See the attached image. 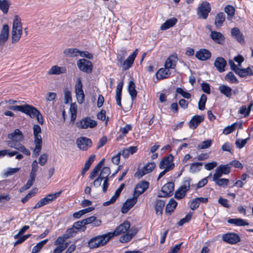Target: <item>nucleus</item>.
<instances>
[{"mask_svg": "<svg viewBox=\"0 0 253 253\" xmlns=\"http://www.w3.org/2000/svg\"><path fill=\"white\" fill-rule=\"evenodd\" d=\"M34 143L35 148L34 149L33 155L37 157L39 155L42 149V140L41 136H36L35 137Z\"/></svg>", "mask_w": 253, "mask_h": 253, "instance_id": "nucleus-30", "label": "nucleus"}, {"mask_svg": "<svg viewBox=\"0 0 253 253\" xmlns=\"http://www.w3.org/2000/svg\"><path fill=\"white\" fill-rule=\"evenodd\" d=\"M212 144V140L209 139L206 141H203L201 144H199L197 148L199 150L205 149L211 147Z\"/></svg>", "mask_w": 253, "mask_h": 253, "instance_id": "nucleus-52", "label": "nucleus"}, {"mask_svg": "<svg viewBox=\"0 0 253 253\" xmlns=\"http://www.w3.org/2000/svg\"><path fill=\"white\" fill-rule=\"evenodd\" d=\"M201 87L202 90L207 93V94H210L211 93V88L210 84L206 83H203L201 84Z\"/></svg>", "mask_w": 253, "mask_h": 253, "instance_id": "nucleus-64", "label": "nucleus"}, {"mask_svg": "<svg viewBox=\"0 0 253 253\" xmlns=\"http://www.w3.org/2000/svg\"><path fill=\"white\" fill-rule=\"evenodd\" d=\"M211 56V53L209 50L206 49H201L200 50L197 51L195 54V57L199 60L202 61H205Z\"/></svg>", "mask_w": 253, "mask_h": 253, "instance_id": "nucleus-25", "label": "nucleus"}, {"mask_svg": "<svg viewBox=\"0 0 253 253\" xmlns=\"http://www.w3.org/2000/svg\"><path fill=\"white\" fill-rule=\"evenodd\" d=\"M64 103L68 104L69 101H71V93L67 88H65L64 90Z\"/></svg>", "mask_w": 253, "mask_h": 253, "instance_id": "nucleus-59", "label": "nucleus"}, {"mask_svg": "<svg viewBox=\"0 0 253 253\" xmlns=\"http://www.w3.org/2000/svg\"><path fill=\"white\" fill-rule=\"evenodd\" d=\"M228 222L230 224H235L237 226H245L249 225V223L246 220L241 218H232L228 220Z\"/></svg>", "mask_w": 253, "mask_h": 253, "instance_id": "nucleus-45", "label": "nucleus"}, {"mask_svg": "<svg viewBox=\"0 0 253 253\" xmlns=\"http://www.w3.org/2000/svg\"><path fill=\"white\" fill-rule=\"evenodd\" d=\"M190 189V181L187 180L185 182L184 185L181 186L176 190L175 193V198L177 199H182L186 194L187 191Z\"/></svg>", "mask_w": 253, "mask_h": 253, "instance_id": "nucleus-16", "label": "nucleus"}, {"mask_svg": "<svg viewBox=\"0 0 253 253\" xmlns=\"http://www.w3.org/2000/svg\"><path fill=\"white\" fill-rule=\"evenodd\" d=\"M76 144L80 149L86 151L92 146V141L90 139L83 136L76 140Z\"/></svg>", "mask_w": 253, "mask_h": 253, "instance_id": "nucleus-11", "label": "nucleus"}, {"mask_svg": "<svg viewBox=\"0 0 253 253\" xmlns=\"http://www.w3.org/2000/svg\"><path fill=\"white\" fill-rule=\"evenodd\" d=\"M76 125L78 128L84 129L95 127L97 125V123L90 117H85L83 118L79 122H77Z\"/></svg>", "mask_w": 253, "mask_h": 253, "instance_id": "nucleus-6", "label": "nucleus"}, {"mask_svg": "<svg viewBox=\"0 0 253 253\" xmlns=\"http://www.w3.org/2000/svg\"><path fill=\"white\" fill-rule=\"evenodd\" d=\"M177 21V19L175 18H170L162 24L160 29L162 31L166 30L173 27L176 23Z\"/></svg>", "mask_w": 253, "mask_h": 253, "instance_id": "nucleus-35", "label": "nucleus"}, {"mask_svg": "<svg viewBox=\"0 0 253 253\" xmlns=\"http://www.w3.org/2000/svg\"><path fill=\"white\" fill-rule=\"evenodd\" d=\"M225 19V14L223 12H220L215 17L214 24L216 27H221Z\"/></svg>", "mask_w": 253, "mask_h": 253, "instance_id": "nucleus-43", "label": "nucleus"}, {"mask_svg": "<svg viewBox=\"0 0 253 253\" xmlns=\"http://www.w3.org/2000/svg\"><path fill=\"white\" fill-rule=\"evenodd\" d=\"M252 105H250L248 108L245 105H243L241 107L239 110V113L244 115V116L245 117H248L249 114L251 110Z\"/></svg>", "mask_w": 253, "mask_h": 253, "instance_id": "nucleus-49", "label": "nucleus"}, {"mask_svg": "<svg viewBox=\"0 0 253 253\" xmlns=\"http://www.w3.org/2000/svg\"><path fill=\"white\" fill-rule=\"evenodd\" d=\"M211 39L216 43L222 44L225 41V37L221 33L213 31L210 34Z\"/></svg>", "mask_w": 253, "mask_h": 253, "instance_id": "nucleus-26", "label": "nucleus"}, {"mask_svg": "<svg viewBox=\"0 0 253 253\" xmlns=\"http://www.w3.org/2000/svg\"><path fill=\"white\" fill-rule=\"evenodd\" d=\"M165 205V201L161 200H157L155 202V210L157 214L161 215Z\"/></svg>", "mask_w": 253, "mask_h": 253, "instance_id": "nucleus-41", "label": "nucleus"}, {"mask_svg": "<svg viewBox=\"0 0 253 253\" xmlns=\"http://www.w3.org/2000/svg\"><path fill=\"white\" fill-rule=\"evenodd\" d=\"M84 220L79 221L75 222L73 225V228L77 230H84L85 229V224L84 223Z\"/></svg>", "mask_w": 253, "mask_h": 253, "instance_id": "nucleus-58", "label": "nucleus"}, {"mask_svg": "<svg viewBox=\"0 0 253 253\" xmlns=\"http://www.w3.org/2000/svg\"><path fill=\"white\" fill-rule=\"evenodd\" d=\"M137 231L138 230L136 228H131L126 234H124L120 237V242L122 243H126L129 242L137 233Z\"/></svg>", "mask_w": 253, "mask_h": 253, "instance_id": "nucleus-22", "label": "nucleus"}, {"mask_svg": "<svg viewBox=\"0 0 253 253\" xmlns=\"http://www.w3.org/2000/svg\"><path fill=\"white\" fill-rule=\"evenodd\" d=\"M123 82H121L119 83V84L117 85V89H116V100L117 102V104L118 105L120 106L121 108L122 105H121V95H122V89L123 86Z\"/></svg>", "mask_w": 253, "mask_h": 253, "instance_id": "nucleus-36", "label": "nucleus"}, {"mask_svg": "<svg viewBox=\"0 0 253 253\" xmlns=\"http://www.w3.org/2000/svg\"><path fill=\"white\" fill-rule=\"evenodd\" d=\"M221 177L220 175L213 174L212 179L215 182L216 185L224 187L228 184L229 180L228 179L220 178Z\"/></svg>", "mask_w": 253, "mask_h": 253, "instance_id": "nucleus-31", "label": "nucleus"}, {"mask_svg": "<svg viewBox=\"0 0 253 253\" xmlns=\"http://www.w3.org/2000/svg\"><path fill=\"white\" fill-rule=\"evenodd\" d=\"M61 192V191H60L47 195L45 197L42 198L39 201V202L35 205L34 209H38L42 206L51 203L60 195Z\"/></svg>", "mask_w": 253, "mask_h": 253, "instance_id": "nucleus-7", "label": "nucleus"}, {"mask_svg": "<svg viewBox=\"0 0 253 253\" xmlns=\"http://www.w3.org/2000/svg\"><path fill=\"white\" fill-rule=\"evenodd\" d=\"M226 65V61L222 57H217L214 63V65L216 69L221 73L225 71Z\"/></svg>", "mask_w": 253, "mask_h": 253, "instance_id": "nucleus-28", "label": "nucleus"}, {"mask_svg": "<svg viewBox=\"0 0 253 253\" xmlns=\"http://www.w3.org/2000/svg\"><path fill=\"white\" fill-rule=\"evenodd\" d=\"M9 0H0V9L4 14H7L10 6Z\"/></svg>", "mask_w": 253, "mask_h": 253, "instance_id": "nucleus-46", "label": "nucleus"}, {"mask_svg": "<svg viewBox=\"0 0 253 253\" xmlns=\"http://www.w3.org/2000/svg\"><path fill=\"white\" fill-rule=\"evenodd\" d=\"M9 35V28L7 24H4L0 31V46L7 42Z\"/></svg>", "mask_w": 253, "mask_h": 253, "instance_id": "nucleus-14", "label": "nucleus"}, {"mask_svg": "<svg viewBox=\"0 0 253 253\" xmlns=\"http://www.w3.org/2000/svg\"><path fill=\"white\" fill-rule=\"evenodd\" d=\"M36 176L30 174L29 179L27 181L26 184L23 186L21 187L20 189V192H23V191L29 189L33 184L35 181Z\"/></svg>", "mask_w": 253, "mask_h": 253, "instance_id": "nucleus-42", "label": "nucleus"}, {"mask_svg": "<svg viewBox=\"0 0 253 253\" xmlns=\"http://www.w3.org/2000/svg\"><path fill=\"white\" fill-rule=\"evenodd\" d=\"M174 190V183L168 182L162 188L161 193L158 195L160 197H166L172 195Z\"/></svg>", "mask_w": 253, "mask_h": 253, "instance_id": "nucleus-15", "label": "nucleus"}, {"mask_svg": "<svg viewBox=\"0 0 253 253\" xmlns=\"http://www.w3.org/2000/svg\"><path fill=\"white\" fill-rule=\"evenodd\" d=\"M7 138L10 139L5 142L8 146L18 150L26 155H30L29 150L26 149L23 145L18 143L23 139V134L19 129H16L14 132L8 134Z\"/></svg>", "mask_w": 253, "mask_h": 253, "instance_id": "nucleus-1", "label": "nucleus"}, {"mask_svg": "<svg viewBox=\"0 0 253 253\" xmlns=\"http://www.w3.org/2000/svg\"><path fill=\"white\" fill-rule=\"evenodd\" d=\"M156 167L154 162L148 163L141 169L137 171L134 175L138 178H140L144 175L151 172Z\"/></svg>", "mask_w": 253, "mask_h": 253, "instance_id": "nucleus-12", "label": "nucleus"}, {"mask_svg": "<svg viewBox=\"0 0 253 253\" xmlns=\"http://www.w3.org/2000/svg\"><path fill=\"white\" fill-rule=\"evenodd\" d=\"M192 212H189L186 215V216L180 219L178 222V225L179 226H182L183 225L184 223H187L191 219V217H192Z\"/></svg>", "mask_w": 253, "mask_h": 253, "instance_id": "nucleus-57", "label": "nucleus"}, {"mask_svg": "<svg viewBox=\"0 0 253 253\" xmlns=\"http://www.w3.org/2000/svg\"><path fill=\"white\" fill-rule=\"evenodd\" d=\"M111 171L109 167H104L100 171L99 177L104 179L102 185V190L104 193H105L108 189L109 186V178L108 176L110 174Z\"/></svg>", "mask_w": 253, "mask_h": 253, "instance_id": "nucleus-9", "label": "nucleus"}, {"mask_svg": "<svg viewBox=\"0 0 253 253\" xmlns=\"http://www.w3.org/2000/svg\"><path fill=\"white\" fill-rule=\"evenodd\" d=\"M249 139V137L245 139H237L235 143L236 146L239 149L242 148L247 144L248 140Z\"/></svg>", "mask_w": 253, "mask_h": 253, "instance_id": "nucleus-55", "label": "nucleus"}, {"mask_svg": "<svg viewBox=\"0 0 253 253\" xmlns=\"http://www.w3.org/2000/svg\"><path fill=\"white\" fill-rule=\"evenodd\" d=\"M211 7L210 4L207 1H203L197 8V15L200 18L207 19L210 12Z\"/></svg>", "mask_w": 253, "mask_h": 253, "instance_id": "nucleus-8", "label": "nucleus"}, {"mask_svg": "<svg viewBox=\"0 0 253 253\" xmlns=\"http://www.w3.org/2000/svg\"><path fill=\"white\" fill-rule=\"evenodd\" d=\"M204 115H195L192 117L189 122V126L190 128L194 129L197 126L204 120Z\"/></svg>", "mask_w": 253, "mask_h": 253, "instance_id": "nucleus-24", "label": "nucleus"}, {"mask_svg": "<svg viewBox=\"0 0 253 253\" xmlns=\"http://www.w3.org/2000/svg\"><path fill=\"white\" fill-rule=\"evenodd\" d=\"M66 68L64 67H59L57 65H54L47 71L48 75H60L66 72Z\"/></svg>", "mask_w": 253, "mask_h": 253, "instance_id": "nucleus-32", "label": "nucleus"}, {"mask_svg": "<svg viewBox=\"0 0 253 253\" xmlns=\"http://www.w3.org/2000/svg\"><path fill=\"white\" fill-rule=\"evenodd\" d=\"M70 111L71 114V121H74L76 120L77 114V105L75 103H71L70 107Z\"/></svg>", "mask_w": 253, "mask_h": 253, "instance_id": "nucleus-54", "label": "nucleus"}, {"mask_svg": "<svg viewBox=\"0 0 253 253\" xmlns=\"http://www.w3.org/2000/svg\"><path fill=\"white\" fill-rule=\"evenodd\" d=\"M239 67L235 72L240 77H244L247 75H252L253 74V71L249 67L246 69H240Z\"/></svg>", "mask_w": 253, "mask_h": 253, "instance_id": "nucleus-39", "label": "nucleus"}, {"mask_svg": "<svg viewBox=\"0 0 253 253\" xmlns=\"http://www.w3.org/2000/svg\"><path fill=\"white\" fill-rule=\"evenodd\" d=\"M231 35L240 44H245V37L238 28H233L231 30Z\"/></svg>", "mask_w": 253, "mask_h": 253, "instance_id": "nucleus-21", "label": "nucleus"}, {"mask_svg": "<svg viewBox=\"0 0 253 253\" xmlns=\"http://www.w3.org/2000/svg\"><path fill=\"white\" fill-rule=\"evenodd\" d=\"M137 198L133 196L132 198L127 199L124 204L121 211L123 213H126L136 203Z\"/></svg>", "mask_w": 253, "mask_h": 253, "instance_id": "nucleus-20", "label": "nucleus"}, {"mask_svg": "<svg viewBox=\"0 0 253 253\" xmlns=\"http://www.w3.org/2000/svg\"><path fill=\"white\" fill-rule=\"evenodd\" d=\"M38 167V162L36 160H34L32 164V169L30 174L36 176Z\"/></svg>", "mask_w": 253, "mask_h": 253, "instance_id": "nucleus-62", "label": "nucleus"}, {"mask_svg": "<svg viewBox=\"0 0 253 253\" xmlns=\"http://www.w3.org/2000/svg\"><path fill=\"white\" fill-rule=\"evenodd\" d=\"M202 163H193L191 164L190 167V172L192 173H195L199 171L201 169V167L202 166Z\"/></svg>", "mask_w": 253, "mask_h": 253, "instance_id": "nucleus-50", "label": "nucleus"}, {"mask_svg": "<svg viewBox=\"0 0 253 253\" xmlns=\"http://www.w3.org/2000/svg\"><path fill=\"white\" fill-rule=\"evenodd\" d=\"M177 57L175 55H171L166 61L165 66L169 69H174L176 64Z\"/></svg>", "mask_w": 253, "mask_h": 253, "instance_id": "nucleus-33", "label": "nucleus"}, {"mask_svg": "<svg viewBox=\"0 0 253 253\" xmlns=\"http://www.w3.org/2000/svg\"><path fill=\"white\" fill-rule=\"evenodd\" d=\"M149 183L146 181H141L138 183L134 189L133 196L138 198V197L142 194L149 187Z\"/></svg>", "mask_w": 253, "mask_h": 253, "instance_id": "nucleus-17", "label": "nucleus"}, {"mask_svg": "<svg viewBox=\"0 0 253 253\" xmlns=\"http://www.w3.org/2000/svg\"><path fill=\"white\" fill-rule=\"evenodd\" d=\"M224 11L227 14V19L228 20H231L235 15V8L233 6L227 5L225 7Z\"/></svg>", "mask_w": 253, "mask_h": 253, "instance_id": "nucleus-47", "label": "nucleus"}, {"mask_svg": "<svg viewBox=\"0 0 253 253\" xmlns=\"http://www.w3.org/2000/svg\"><path fill=\"white\" fill-rule=\"evenodd\" d=\"M128 91L131 96L132 100H134L137 94V91L135 89V85L133 81H130L129 82L128 85Z\"/></svg>", "mask_w": 253, "mask_h": 253, "instance_id": "nucleus-37", "label": "nucleus"}, {"mask_svg": "<svg viewBox=\"0 0 253 253\" xmlns=\"http://www.w3.org/2000/svg\"><path fill=\"white\" fill-rule=\"evenodd\" d=\"M170 74L169 69L165 67L160 69L157 73L156 76L157 78L160 80L169 78Z\"/></svg>", "mask_w": 253, "mask_h": 253, "instance_id": "nucleus-34", "label": "nucleus"}, {"mask_svg": "<svg viewBox=\"0 0 253 253\" xmlns=\"http://www.w3.org/2000/svg\"><path fill=\"white\" fill-rule=\"evenodd\" d=\"M173 157L171 155L164 157L160 162L159 167L160 169H164L159 175L157 180H159L167 172L172 169L174 167V164L173 163Z\"/></svg>", "mask_w": 253, "mask_h": 253, "instance_id": "nucleus-4", "label": "nucleus"}, {"mask_svg": "<svg viewBox=\"0 0 253 253\" xmlns=\"http://www.w3.org/2000/svg\"><path fill=\"white\" fill-rule=\"evenodd\" d=\"M57 245L58 246L54 249L53 253H61L67 247L68 244L61 242Z\"/></svg>", "mask_w": 253, "mask_h": 253, "instance_id": "nucleus-53", "label": "nucleus"}, {"mask_svg": "<svg viewBox=\"0 0 253 253\" xmlns=\"http://www.w3.org/2000/svg\"><path fill=\"white\" fill-rule=\"evenodd\" d=\"M176 91L177 93L181 94L184 98L189 99L191 97V94L184 91L181 88H177Z\"/></svg>", "mask_w": 253, "mask_h": 253, "instance_id": "nucleus-61", "label": "nucleus"}, {"mask_svg": "<svg viewBox=\"0 0 253 253\" xmlns=\"http://www.w3.org/2000/svg\"><path fill=\"white\" fill-rule=\"evenodd\" d=\"M121 52L122 53V56H120V57H119V55L118 56V60L119 62L118 65L119 66H122L124 70H126L132 66L137 54L138 49H136L135 51L130 54L123 63H122L123 58L126 55V50H121Z\"/></svg>", "mask_w": 253, "mask_h": 253, "instance_id": "nucleus-5", "label": "nucleus"}, {"mask_svg": "<svg viewBox=\"0 0 253 253\" xmlns=\"http://www.w3.org/2000/svg\"><path fill=\"white\" fill-rule=\"evenodd\" d=\"M177 202L173 199H170L166 208V212L170 214L177 206Z\"/></svg>", "mask_w": 253, "mask_h": 253, "instance_id": "nucleus-44", "label": "nucleus"}, {"mask_svg": "<svg viewBox=\"0 0 253 253\" xmlns=\"http://www.w3.org/2000/svg\"><path fill=\"white\" fill-rule=\"evenodd\" d=\"M23 113L29 116L32 118H35L37 115L39 114V111L35 107L28 105H24Z\"/></svg>", "mask_w": 253, "mask_h": 253, "instance_id": "nucleus-23", "label": "nucleus"}, {"mask_svg": "<svg viewBox=\"0 0 253 253\" xmlns=\"http://www.w3.org/2000/svg\"><path fill=\"white\" fill-rule=\"evenodd\" d=\"M220 92L228 98H230L232 95V89L226 85H221L218 88Z\"/></svg>", "mask_w": 253, "mask_h": 253, "instance_id": "nucleus-40", "label": "nucleus"}, {"mask_svg": "<svg viewBox=\"0 0 253 253\" xmlns=\"http://www.w3.org/2000/svg\"><path fill=\"white\" fill-rule=\"evenodd\" d=\"M75 92L78 102L81 104L84 100V95L83 90V85L81 80L78 78L75 85Z\"/></svg>", "mask_w": 253, "mask_h": 253, "instance_id": "nucleus-13", "label": "nucleus"}, {"mask_svg": "<svg viewBox=\"0 0 253 253\" xmlns=\"http://www.w3.org/2000/svg\"><path fill=\"white\" fill-rule=\"evenodd\" d=\"M74 228L68 229L66 233L63 236H59L55 241L54 244L57 245L58 244L60 243L61 242H64L67 239L72 237L74 234L75 233V231L74 230Z\"/></svg>", "mask_w": 253, "mask_h": 253, "instance_id": "nucleus-29", "label": "nucleus"}, {"mask_svg": "<svg viewBox=\"0 0 253 253\" xmlns=\"http://www.w3.org/2000/svg\"><path fill=\"white\" fill-rule=\"evenodd\" d=\"M22 34V25L21 19L18 15H15L12 23L11 31V43H17L20 39Z\"/></svg>", "mask_w": 253, "mask_h": 253, "instance_id": "nucleus-2", "label": "nucleus"}, {"mask_svg": "<svg viewBox=\"0 0 253 253\" xmlns=\"http://www.w3.org/2000/svg\"><path fill=\"white\" fill-rule=\"evenodd\" d=\"M48 239H45L43 241L40 242L35 246L32 249V253H38L43 247V246L47 242Z\"/></svg>", "mask_w": 253, "mask_h": 253, "instance_id": "nucleus-48", "label": "nucleus"}, {"mask_svg": "<svg viewBox=\"0 0 253 253\" xmlns=\"http://www.w3.org/2000/svg\"><path fill=\"white\" fill-rule=\"evenodd\" d=\"M130 227V223L128 221H125L123 223L120 224L117 227L113 232H111L112 235V237L114 236L119 235L122 233H125L127 232Z\"/></svg>", "mask_w": 253, "mask_h": 253, "instance_id": "nucleus-19", "label": "nucleus"}, {"mask_svg": "<svg viewBox=\"0 0 253 253\" xmlns=\"http://www.w3.org/2000/svg\"><path fill=\"white\" fill-rule=\"evenodd\" d=\"M225 79L226 80H228L230 82L232 83H237L238 82V80L237 79L236 77L235 76V75L233 74L232 72L228 73Z\"/></svg>", "mask_w": 253, "mask_h": 253, "instance_id": "nucleus-60", "label": "nucleus"}, {"mask_svg": "<svg viewBox=\"0 0 253 253\" xmlns=\"http://www.w3.org/2000/svg\"><path fill=\"white\" fill-rule=\"evenodd\" d=\"M237 125V123H236L232 124L231 126H226L223 129V133L225 134H228L232 132L236 129V126Z\"/></svg>", "mask_w": 253, "mask_h": 253, "instance_id": "nucleus-56", "label": "nucleus"}, {"mask_svg": "<svg viewBox=\"0 0 253 253\" xmlns=\"http://www.w3.org/2000/svg\"><path fill=\"white\" fill-rule=\"evenodd\" d=\"M20 169L19 168H9L8 169L6 172L4 173L5 176L7 177L9 175H11L20 170Z\"/></svg>", "mask_w": 253, "mask_h": 253, "instance_id": "nucleus-63", "label": "nucleus"}, {"mask_svg": "<svg viewBox=\"0 0 253 253\" xmlns=\"http://www.w3.org/2000/svg\"><path fill=\"white\" fill-rule=\"evenodd\" d=\"M207 100V96L203 94L199 101L198 108L201 110H204L205 108V104Z\"/></svg>", "mask_w": 253, "mask_h": 253, "instance_id": "nucleus-51", "label": "nucleus"}, {"mask_svg": "<svg viewBox=\"0 0 253 253\" xmlns=\"http://www.w3.org/2000/svg\"><path fill=\"white\" fill-rule=\"evenodd\" d=\"M112 235L111 232H108L93 237L88 241V246L91 249H94L104 246L112 238Z\"/></svg>", "mask_w": 253, "mask_h": 253, "instance_id": "nucleus-3", "label": "nucleus"}, {"mask_svg": "<svg viewBox=\"0 0 253 253\" xmlns=\"http://www.w3.org/2000/svg\"><path fill=\"white\" fill-rule=\"evenodd\" d=\"M222 239L224 242L230 244H236L240 240L239 236L233 233L223 234L222 236Z\"/></svg>", "mask_w": 253, "mask_h": 253, "instance_id": "nucleus-18", "label": "nucleus"}, {"mask_svg": "<svg viewBox=\"0 0 253 253\" xmlns=\"http://www.w3.org/2000/svg\"><path fill=\"white\" fill-rule=\"evenodd\" d=\"M77 65L79 69L83 72L88 73L92 70V63L86 59H81L79 60L77 62Z\"/></svg>", "mask_w": 253, "mask_h": 253, "instance_id": "nucleus-10", "label": "nucleus"}, {"mask_svg": "<svg viewBox=\"0 0 253 253\" xmlns=\"http://www.w3.org/2000/svg\"><path fill=\"white\" fill-rule=\"evenodd\" d=\"M230 172V167L229 164L220 165L215 169L214 174L220 175L222 176L223 174H228Z\"/></svg>", "mask_w": 253, "mask_h": 253, "instance_id": "nucleus-27", "label": "nucleus"}, {"mask_svg": "<svg viewBox=\"0 0 253 253\" xmlns=\"http://www.w3.org/2000/svg\"><path fill=\"white\" fill-rule=\"evenodd\" d=\"M63 53L67 57H75L79 55L80 50L75 48H67Z\"/></svg>", "mask_w": 253, "mask_h": 253, "instance_id": "nucleus-38", "label": "nucleus"}]
</instances>
